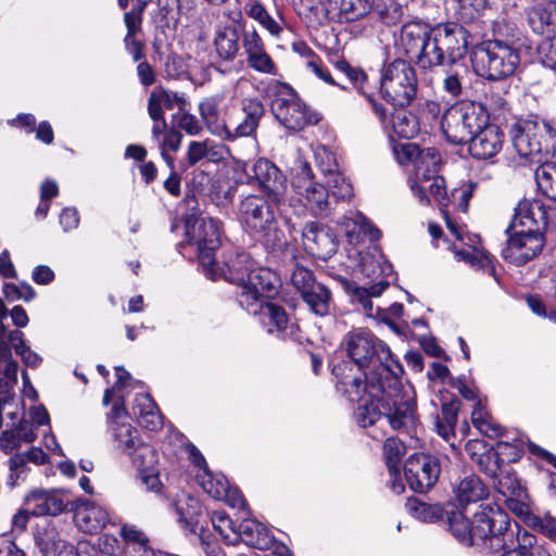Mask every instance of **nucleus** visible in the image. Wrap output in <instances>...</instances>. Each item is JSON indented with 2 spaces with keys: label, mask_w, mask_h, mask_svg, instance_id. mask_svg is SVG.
<instances>
[{
  "label": "nucleus",
  "mask_w": 556,
  "mask_h": 556,
  "mask_svg": "<svg viewBox=\"0 0 556 556\" xmlns=\"http://www.w3.org/2000/svg\"><path fill=\"white\" fill-rule=\"evenodd\" d=\"M189 244L194 245L205 276L212 280L224 277L239 287L238 302L242 308L258 315L269 333H280L288 326V316L281 306L271 302L279 287V279L268 268L256 267L245 253L237 254L220 268L214 254L220 244L219 223L208 216H190L185 222Z\"/></svg>",
  "instance_id": "obj_1"
},
{
  "label": "nucleus",
  "mask_w": 556,
  "mask_h": 556,
  "mask_svg": "<svg viewBox=\"0 0 556 556\" xmlns=\"http://www.w3.org/2000/svg\"><path fill=\"white\" fill-rule=\"evenodd\" d=\"M348 364L343 366H333L332 374L337 382V390L342 392L350 402H357L358 406L355 410V420L363 427L374 426L376 422H387L393 429L402 427H412L416 422V404L415 394L410 387L403 391V395L399 399L395 395L393 405L394 413L382 418L376 401L383 393H391L386 390L383 382L378 379L377 382L363 381V375L345 374Z\"/></svg>",
  "instance_id": "obj_2"
},
{
  "label": "nucleus",
  "mask_w": 556,
  "mask_h": 556,
  "mask_svg": "<svg viewBox=\"0 0 556 556\" xmlns=\"http://www.w3.org/2000/svg\"><path fill=\"white\" fill-rule=\"evenodd\" d=\"M394 155L399 163H413L414 173L408 178L410 190L421 204H429L430 199L440 206L442 216L450 232L463 241V230L448 215L445 207L450 203L445 180L438 174L440 166V155L433 148L420 150L417 144L412 142L397 143L393 147Z\"/></svg>",
  "instance_id": "obj_3"
},
{
  "label": "nucleus",
  "mask_w": 556,
  "mask_h": 556,
  "mask_svg": "<svg viewBox=\"0 0 556 556\" xmlns=\"http://www.w3.org/2000/svg\"><path fill=\"white\" fill-rule=\"evenodd\" d=\"M511 142L523 164H539L535 180L544 195L556 201V129L545 121L527 119L511 130Z\"/></svg>",
  "instance_id": "obj_4"
},
{
  "label": "nucleus",
  "mask_w": 556,
  "mask_h": 556,
  "mask_svg": "<svg viewBox=\"0 0 556 556\" xmlns=\"http://www.w3.org/2000/svg\"><path fill=\"white\" fill-rule=\"evenodd\" d=\"M343 344L356 369L349 362H342L336 366L348 364L345 374L363 375V381L368 380V372L365 368L379 375V379L391 375L394 379L403 372L401 364L393 358L390 349L372 333L364 328H357L349 331Z\"/></svg>",
  "instance_id": "obj_5"
},
{
  "label": "nucleus",
  "mask_w": 556,
  "mask_h": 556,
  "mask_svg": "<svg viewBox=\"0 0 556 556\" xmlns=\"http://www.w3.org/2000/svg\"><path fill=\"white\" fill-rule=\"evenodd\" d=\"M238 219L248 232L260 236L266 244L282 243L283 233L278 228L274 205L264 195L243 197L238 205Z\"/></svg>",
  "instance_id": "obj_6"
},
{
  "label": "nucleus",
  "mask_w": 556,
  "mask_h": 556,
  "mask_svg": "<svg viewBox=\"0 0 556 556\" xmlns=\"http://www.w3.org/2000/svg\"><path fill=\"white\" fill-rule=\"evenodd\" d=\"M521 56L518 47L498 40H486L477 49L475 72L489 80H502L516 74Z\"/></svg>",
  "instance_id": "obj_7"
},
{
  "label": "nucleus",
  "mask_w": 556,
  "mask_h": 556,
  "mask_svg": "<svg viewBox=\"0 0 556 556\" xmlns=\"http://www.w3.org/2000/svg\"><path fill=\"white\" fill-rule=\"evenodd\" d=\"M488 123L489 113L481 103L460 101L445 111L441 127L448 141L462 144L468 142Z\"/></svg>",
  "instance_id": "obj_8"
},
{
  "label": "nucleus",
  "mask_w": 556,
  "mask_h": 556,
  "mask_svg": "<svg viewBox=\"0 0 556 556\" xmlns=\"http://www.w3.org/2000/svg\"><path fill=\"white\" fill-rule=\"evenodd\" d=\"M486 522L493 526L485 544V548L492 552L513 549L519 554H530L536 543L535 536L528 530L517 527L514 531L510 528L508 515L502 508L495 509ZM482 526L488 525L483 521Z\"/></svg>",
  "instance_id": "obj_9"
},
{
  "label": "nucleus",
  "mask_w": 556,
  "mask_h": 556,
  "mask_svg": "<svg viewBox=\"0 0 556 556\" xmlns=\"http://www.w3.org/2000/svg\"><path fill=\"white\" fill-rule=\"evenodd\" d=\"M381 92L393 105L409 104L417 92V77L410 64L403 60L387 64L381 72Z\"/></svg>",
  "instance_id": "obj_10"
},
{
  "label": "nucleus",
  "mask_w": 556,
  "mask_h": 556,
  "mask_svg": "<svg viewBox=\"0 0 556 556\" xmlns=\"http://www.w3.org/2000/svg\"><path fill=\"white\" fill-rule=\"evenodd\" d=\"M291 186L313 215H324L330 210L329 190L315 179L307 162L301 159L295 161L291 168Z\"/></svg>",
  "instance_id": "obj_11"
},
{
  "label": "nucleus",
  "mask_w": 556,
  "mask_h": 556,
  "mask_svg": "<svg viewBox=\"0 0 556 556\" xmlns=\"http://www.w3.org/2000/svg\"><path fill=\"white\" fill-rule=\"evenodd\" d=\"M282 89L271 104L273 113L281 125L298 131L319 122L320 115L312 111L288 86Z\"/></svg>",
  "instance_id": "obj_12"
},
{
  "label": "nucleus",
  "mask_w": 556,
  "mask_h": 556,
  "mask_svg": "<svg viewBox=\"0 0 556 556\" xmlns=\"http://www.w3.org/2000/svg\"><path fill=\"white\" fill-rule=\"evenodd\" d=\"M500 509L496 505L481 506V510L475 514L472 521H469L462 511H452L448 517V528L452 534L465 545L482 544L485 547L486 541L492 532V523L483 521L491 519V515Z\"/></svg>",
  "instance_id": "obj_13"
},
{
  "label": "nucleus",
  "mask_w": 556,
  "mask_h": 556,
  "mask_svg": "<svg viewBox=\"0 0 556 556\" xmlns=\"http://www.w3.org/2000/svg\"><path fill=\"white\" fill-rule=\"evenodd\" d=\"M404 473L412 490L415 492H426L438 481L440 465L433 456L416 453L407 458Z\"/></svg>",
  "instance_id": "obj_14"
},
{
  "label": "nucleus",
  "mask_w": 556,
  "mask_h": 556,
  "mask_svg": "<svg viewBox=\"0 0 556 556\" xmlns=\"http://www.w3.org/2000/svg\"><path fill=\"white\" fill-rule=\"evenodd\" d=\"M508 240L502 250L506 261L516 265H522L535 257L544 247L542 233H530L522 230H510L507 232Z\"/></svg>",
  "instance_id": "obj_15"
},
{
  "label": "nucleus",
  "mask_w": 556,
  "mask_h": 556,
  "mask_svg": "<svg viewBox=\"0 0 556 556\" xmlns=\"http://www.w3.org/2000/svg\"><path fill=\"white\" fill-rule=\"evenodd\" d=\"M25 503L33 516L43 517L65 513L72 502L64 489H36L26 495Z\"/></svg>",
  "instance_id": "obj_16"
},
{
  "label": "nucleus",
  "mask_w": 556,
  "mask_h": 556,
  "mask_svg": "<svg viewBox=\"0 0 556 556\" xmlns=\"http://www.w3.org/2000/svg\"><path fill=\"white\" fill-rule=\"evenodd\" d=\"M318 167L326 178L329 194L338 200H346L353 195V186L339 169L334 155L325 148L315 152Z\"/></svg>",
  "instance_id": "obj_17"
},
{
  "label": "nucleus",
  "mask_w": 556,
  "mask_h": 556,
  "mask_svg": "<svg viewBox=\"0 0 556 556\" xmlns=\"http://www.w3.org/2000/svg\"><path fill=\"white\" fill-rule=\"evenodd\" d=\"M447 63L456 64L467 50L466 33L462 26L455 23L439 24L431 28Z\"/></svg>",
  "instance_id": "obj_18"
},
{
  "label": "nucleus",
  "mask_w": 556,
  "mask_h": 556,
  "mask_svg": "<svg viewBox=\"0 0 556 556\" xmlns=\"http://www.w3.org/2000/svg\"><path fill=\"white\" fill-rule=\"evenodd\" d=\"M303 245L305 250L318 258L327 260L336 253L338 248L337 237L332 230L318 223H307L302 230Z\"/></svg>",
  "instance_id": "obj_19"
},
{
  "label": "nucleus",
  "mask_w": 556,
  "mask_h": 556,
  "mask_svg": "<svg viewBox=\"0 0 556 556\" xmlns=\"http://www.w3.org/2000/svg\"><path fill=\"white\" fill-rule=\"evenodd\" d=\"M546 218V210L540 201L525 199L515 208L514 218L506 232L526 229V232L542 233Z\"/></svg>",
  "instance_id": "obj_20"
},
{
  "label": "nucleus",
  "mask_w": 556,
  "mask_h": 556,
  "mask_svg": "<svg viewBox=\"0 0 556 556\" xmlns=\"http://www.w3.org/2000/svg\"><path fill=\"white\" fill-rule=\"evenodd\" d=\"M110 430L116 443V447L123 453L131 454L132 450L142 441L136 428L127 421V413L123 403H115L111 413Z\"/></svg>",
  "instance_id": "obj_21"
},
{
  "label": "nucleus",
  "mask_w": 556,
  "mask_h": 556,
  "mask_svg": "<svg viewBox=\"0 0 556 556\" xmlns=\"http://www.w3.org/2000/svg\"><path fill=\"white\" fill-rule=\"evenodd\" d=\"M71 509L76 527L85 533H96L109 522L106 509L89 500L73 501Z\"/></svg>",
  "instance_id": "obj_22"
},
{
  "label": "nucleus",
  "mask_w": 556,
  "mask_h": 556,
  "mask_svg": "<svg viewBox=\"0 0 556 556\" xmlns=\"http://www.w3.org/2000/svg\"><path fill=\"white\" fill-rule=\"evenodd\" d=\"M242 47L247 54L248 65L257 73L276 76L278 68L271 56L266 52L263 39L253 29L245 31L242 38Z\"/></svg>",
  "instance_id": "obj_23"
},
{
  "label": "nucleus",
  "mask_w": 556,
  "mask_h": 556,
  "mask_svg": "<svg viewBox=\"0 0 556 556\" xmlns=\"http://www.w3.org/2000/svg\"><path fill=\"white\" fill-rule=\"evenodd\" d=\"M254 178L273 201L279 203L287 190V178L280 169L266 159H258L252 166Z\"/></svg>",
  "instance_id": "obj_24"
},
{
  "label": "nucleus",
  "mask_w": 556,
  "mask_h": 556,
  "mask_svg": "<svg viewBox=\"0 0 556 556\" xmlns=\"http://www.w3.org/2000/svg\"><path fill=\"white\" fill-rule=\"evenodd\" d=\"M186 450L190 460L197 467L195 477L199 480L204 492L216 500H222L227 495L228 481L222 475L214 476L206 466L205 459L200 451L192 444H188Z\"/></svg>",
  "instance_id": "obj_25"
},
{
  "label": "nucleus",
  "mask_w": 556,
  "mask_h": 556,
  "mask_svg": "<svg viewBox=\"0 0 556 556\" xmlns=\"http://www.w3.org/2000/svg\"><path fill=\"white\" fill-rule=\"evenodd\" d=\"M469 152L472 157L478 160H489L494 157L503 148L504 132L496 125H490L481 128L468 140Z\"/></svg>",
  "instance_id": "obj_26"
},
{
  "label": "nucleus",
  "mask_w": 556,
  "mask_h": 556,
  "mask_svg": "<svg viewBox=\"0 0 556 556\" xmlns=\"http://www.w3.org/2000/svg\"><path fill=\"white\" fill-rule=\"evenodd\" d=\"M242 118L240 122L228 121L229 137L226 140H235L239 137H250L256 131L260 121L264 115V105L257 99H244L242 101Z\"/></svg>",
  "instance_id": "obj_27"
},
{
  "label": "nucleus",
  "mask_w": 556,
  "mask_h": 556,
  "mask_svg": "<svg viewBox=\"0 0 556 556\" xmlns=\"http://www.w3.org/2000/svg\"><path fill=\"white\" fill-rule=\"evenodd\" d=\"M370 11V0H328L327 13L329 17L341 23L363 18Z\"/></svg>",
  "instance_id": "obj_28"
},
{
  "label": "nucleus",
  "mask_w": 556,
  "mask_h": 556,
  "mask_svg": "<svg viewBox=\"0 0 556 556\" xmlns=\"http://www.w3.org/2000/svg\"><path fill=\"white\" fill-rule=\"evenodd\" d=\"M341 225L350 244H356L365 237L377 241L381 236L380 230L358 212H350L343 217Z\"/></svg>",
  "instance_id": "obj_29"
},
{
  "label": "nucleus",
  "mask_w": 556,
  "mask_h": 556,
  "mask_svg": "<svg viewBox=\"0 0 556 556\" xmlns=\"http://www.w3.org/2000/svg\"><path fill=\"white\" fill-rule=\"evenodd\" d=\"M223 98L212 96L205 98L199 105V112L208 131L219 138L229 137L228 122L219 118V104Z\"/></svg>",
  "instance_id": "obj_30"
},
{
  "label": "nucleus",
  "mask_w": 556,
  "mask_h": 556,
  "mask_svg": "<svg viewBox=\"0 0 556 556\" xmlns=\"http://www.w3.org/2000/svg\"><path fill=\"white\" fill-rule=\"evenodd\" d=\"M132 415L138 424L150 430L155 431L162 428L163 419L156 404L149 394H138L132 406Z\"/></svg>",
  "instance_id": "obj_31"
},
{
  "label": "nucleus",
  "mask_w": 556,
  "mask_h": 556,
  "mask_svg": "<svg viewBox=\"0 0 556 556\" xmlns=\"http://www.w3.org/2000/svg\"><path fill=\"white\" fill-rule=\"evenodd\" d=\"M529 27L535 34H545L556 30V4L548 2L536 3L527 12Z\"/></svg>",
  "instance_id": "obj_32"
},
{
  "label": "nucleus",
  "mask_w": 556,
  "mask_h": 556,
  "mask_svg": "<svg viewBox=\"0 0 556 556\" xmlns=\"http://www.w3.org/2000/svg\"><path fill=\"white\" fill-rule=\"evenodd\" d=\"M239 540L258 549H267L273 544L268 529L255 519H244L238 528Z\"/></svg>",
  "instance_id": "obj_33"
},
{
  "label": "nucleus",
  "mask_w": 556,
  "mask_h": 556,
  "mask_svg": "<svg viewBox=\"0 0 556 556\" xmlns=\"http://www.w3.org/2000/svg\"><path fill=\"white\" fill-rule=\"evenodd\" d=\"M430 30L420 23H408L402 27L400 46L408 58L416 61Z\"/></svg>",
  "instance_id": "obj_34"
},
{
  "label": "nucleus",
  "mask_w": 556,
  "mask_h": 556,
  "mask_svg": "<svg viewBox=\"0 0 556 556\" xmlns=\"http://www.w3.org/2000/svg\"><path fill=\"white\" fill-rule=\"evenodd\" d=\"M456 500L462 505L476 503L488 497L489 489L482 480L475 475L462 479L454 490Z\"/></svg>",
  "instance_id": "obj_35"
},
{
  "label": "nucleus",
  "mask_w": 556,
  "mask_h": 556,
  "mask_svg": "<svg viewBox=\"0 0 556 556\" xmlns=\"http://www.w3.org/2000/svg\"><path fill=\"white\" fill-rule=\"evenodd\" d=\"M182 104L184 99L176 92L163 87H155L149 97L148 113L151 118H160L164 115V109L172 110L175 106L180 108Z\"/></svg>",
  "instance_id": "obj_36"
},
{
  "label": "nucleus",
  "mask_w": 556,
  "mask_h": 556,
  "mask_svg": "<svg viewBox=\"0 0 556 556\" xmlns=\"http://www.w3.org/2000/svg\"><path fill=\"white\" fill-rule=\"evenodd\" d=\"M419 53L416 64L421 68H432L434 66L444 65L446 62L437 40L430 29Z\"/></svg>",
  "instance_id": "obj_37"
},
{
  "label": "nucleus",
  "mask_w": 556,
  "mask_h": 556,
  "mask_svg": "<svg viewBox=\"0 0 556 556\" xmlns=\"http://www.w3.org/2000/svg\"><path fill=\"white\" fill-rule=\"evenodd\" d=\"M453 252L458 261H464L471 266L486 269L490 275H494L495 268L492 258L485 251L471 247L458 249L454 245Z\"/></svg>",
  "instance_id": "obj_38"
},
{
  "label": "nucleus",
  "mask_w": 556,
  "mask_h": 556,
  "mask_svg": "<svg viewBox=\"0 0 556 556\" xmlns=\"http://www.w3.org/2000/svg\"><path fill=\"white\" fill-rule=\"evenodd\" d=\"M405 507L413 517L424 522H435L443 516V509L439 504H429L417 498H409Z\"/></svg>",
  "instance_id": "obj_39"
},
{
  "label": "nucleus",
  "mask_w": 556,
  "mask_h": 556,
  "mask_svg": "<svg viewBox=\"0 0 556 556\" xmlns=\"http://www.w3.org/2000/svg\"><path fill=\"white\" fill-rule=\"evenodd\" d=\"M471 422L484 435L496 437L501 433L500 426L490 416L481 400L475 404L471 412Z\"/></svg>",
  "instance_id": "obj_40"
},
{
  "label": "nucleus",
  "mask_w": 556,
  "mask_h": 556,
  "mask_svg": "<svg viewBox=\"0 0 556 556\" xmlns=\"http://www.w3.org/2000/svg\"><path fill=\"white\" fill-rule=\"evenodd\" d=\"M493 475L497 479L495 486L505 498H511V496L528 497L526 489L510 470L500 469L498 473L494 472Z\"/></svg>",
  "instance_id": "obj_41"
},
{
  "label": "nucleus",
  "mask_w": 556,
  "mask_h": 556,
  "mask_svg": "<svg viewBox=\"0 0 556 556\" xmlns=\"http://www.w3.org/2000/svg\"><path fill=\"white\" fill-rule=\"evenodd\" d=\"M392 128L397 137L404 139H410L419 131L416 116L404 110L394 112L392 116Z\"/></svg>",
  "instance_id": "obj_42"
},
{
  "label": "nucleus",
  "mask_w": 556,
  "mask_h": 556,
  "mask_svg": "<svg viewBox=\"0 0 556 556\" xmlns=\"http://www.w3.org/2000/svg\"><path fill=\"white\" fill-rule=\"evenodd\" d=\"M302 298L315 314L324 316L328 313L331 294L324 285L316 283Z\"/></svg>",
  "instance_id": "obj_43"
},
{
  "label": "nucleus",
  "mask_w": 556,
  "mask_h": 556,
  "mask_svg": "<svg viewBox=\"0 0 556 556\" xmlns=\"http://www.w3.org/2000/svg\"><path fill=\"white\" fill-rule=\"evenodd\" d=\"M127 455L130 457L131 463L137 468L138 472L153 470V468H156L157 454L149 444L141 442L135 447V450H132L131 454Z\"/></svg>",
  "instance_id": "obj_44"
},
{
  "label": "nucleus",
  "mask_w": 556,
  "mask_h": 556,
  "mask_svg": "<svg viewBox=\"0 0 556 556\" xmlns=\"http://www.w3.org/2000/svg\"><path fill=\"white\" fill-rule=\"evenodd\" d=\"M176 510L181 522L192 526L201 514L202 507L195 497L182 493L176 501Z\"/></svg>",
  "instance_id": "obj_45"
},
{
  "label": "nucleus",
  "mask_w": 556,
  "mask_h": 556,
  "mask_svg": "<svg viewBox=\"0 0 556 556\" xmlns=\"http://www.w3.org/2000/svg\"><path fill=\"white\" fill-rule=\"evenodd\" d=\"M214 529L228 544H235L239 541L238 529L235 527L230 517L224 513L216 510L211 517Z\"/></svg>",
  "instance_id": "obj_46"
},
{
  "label": "nucleus",
  "mask_w": 556,
  "mask_h": 556,
  "mask_svg": "<svg viewBox=\"0 0 556 556\" xmlns=\"http://www.w3.org/2000/svg\"><path fill=\"white\" fill-rule=\"evenodd\" d=\"M215 47L218 55L231 60L238 52V35L233 29H224L215 37Z\"/></svg>",
  "instance_id": "obj_47"
},
{
  "label": "nucleus",
  "mask_w": 556,
  "mask_h": 556,
  "mask_svg": "<svg viewBox=\"0 0 556 556\" xmlns=\"http://www.w3.org/2000/svg\"><path fill=\"white\" fill-rule=\"evenodd\" d=\"M494 38L505 43L514 45L520 49V30L516 24L507 21H498L493 28Z\"/></svg>",
  "instance_id": "obj_48"
},
{
  "label": "nucleus",
  "mask_w": 556,
  "mask_h": 556,
  "mask_svg": "<svg viewBox=\"0 0 556 556\" xmlns=\"http://www.w3.org/2000/svg\"><path fill=\"white\" fill-rule=\"evenodd\" d=\"M468 75V70L463 64H455V67L446 75L443 80V88L453 97L462 93L463 84Z\"/></svg>",
  "instance_id": "obj_49"
},
{
  "label": "nucleus",
  "mask_w": 556,
  "mask_h": 556,
  "mask_svg": "<svg viewBox=\"0 0 556 556\" xmlns=\"http://www.w3.org/2000/svg\"><path fill=\"white\" fill-rule=\"evenodd\" d=\"M119 534L125 542L124 551L126 555L128 554L129 549H136L140 546H143V544L149 543L146 534L135 526L124 525L121 528Z\"/></svg>",
  "instance_id": "obj_50"
},
{
  "label": "nucleus",
  "mask_w": 556,
  "mask_h": 556,
  "mask_svg": "<svg viewBox=\"0 0 556 556\" xmlns=\"http://www.w3.org/2000/svg\"><path fill=\"white\" fill-rule=\"evenodd\" d=\"M383 452L388 468L393 470L394 466H399L400 460L405 453V445L397 438H388L383 445Z\"/></svg>",
  "instance_id": "obj_51"
},
{
  "label": "nucleus",
  "mask_w": 556,
  "mask_h": 556,
  "mask_svg": "<svg viewBox=\"0 0 556 556\" xmlns=\"http://www.w3.org/2000/svg\"><path fill=\"white\" fill-rule=\"evenodd\" d=\"M291 283L303 296L305 292L312 289L317 282L309 269L303 266H296L291 275Z\"/></svg>",
  "instance_id": "obj_52"
},
{
  "label": "nucleus",
  "mask_w": 556,
  "mask_h": 556,
  "mask_svg": "<svg viewBox=\"0 0 556 556\" xmlns=\"http://www.w3.org/2000/svg\"><path fill=\"white\" fill-rule=\"evenodd\" d=\"M3 293L9 301L23 300L28 302L36 295L33 287L26 282H21L18 285L5 283L3 286Z\"/></svg>",
  "instance_id": "obj_53"
},
{
  "label": "nucleus",
  "mask_w": 556,
  "mask_h": 556,
  "mask_svg": "<svg viewBox=\"0 0 556 556\" xmlns=\"http://www.w3.org/2000/svg\"><path fill=\"white\" fill-rule=\"evenodd\" d=\"M539 54L544 66L556 70V36L541 42Z\"/></svg>",
  "instance_id": "obj_54"
},
{
  "label": "nucleus",
  "mask_w": 556,
  "mask_h": 556,
  "mask_svg": "<svg viewBox=\"0 0 556 556\" xmlns=\"http://www.w3.org/2000/svg\"><path fill=\"white\" fill-rule=\"evenodd\" d=\"M142 11L143 5L140 4L137 9L134 8L124 14V22L127 28L126 36L132 37L141 31Z\"/></svg>",
  "instance_id": "obj_55"
},
{
  "label": "nucleus",
  "mask_w": 556,
  "mask_h": 556,
  "mask_svg": "<svg viewBox=\"0 0 556 556\" xmlns=\"http://www.w3.org/2000/svg\"><path fill=\"white\" fill-rule=\"evenodd\" d=\"M208 141H191L187 150V161L189 165H195L208 155Z\"/></svg>",
  "instance_id": "obj_56"
},
{
  "label": "nucleus",
  "mask_w": 556,
  "mask_h": 556,
  "mask_svg": "<svg viewBox=\"0 0 556 556\" xmlns=\"http://www.w3.org/2000/svg\"><path fill=\"white\" fill-rule=\"evenodd\" d=\"M532 526L541 533L556 542V519L549 515L533 517Z\"/></svg>",
  "instance_id": "obj_57"
},
{
  "label": "nucleus",
  "mask_w": 556,
  "mask_h": 556,
  "mask_svg": "<svg viewBox=\"0 0 556 556\" xmlns=\"http://www.w3.org/2000/svg\"><path fill=\"white\" fill-rule=\"evenodd\" d=\"M309 53L312 54V58L306 62L307 70H309L320 80L330 85H334L336 83L333 81L328 70L323 65L321 61L311 51Z\"/></svg>",
  "instance_id": "obj_58"
},
{
  "label": "nucleus",
  "mask_w": 556,
  "mask_h": 556,
  "mask_svg": "<svg viewBox=\"0 0 556 556\" xmlns=\"http://www.w3.org/2000/svg\"><path fill=\"white\" fill-rule=\"evenodd\" d=\"M181 139L180 132L175 129H168L156 142L160 150L177 151L180 148Z\"/></svg>",
  "instance_id": "obj_59"
},
{
  "label": "nucleus",
  "mask_w": 556,
  "mask_h": 556,
  "mask_svg": "<svg viewBox=\"0 0 556 556\" xmlns=\"http://www.w3.org/2000/svg\"><path fill=\"white\" fill-rule=\"evenodd\" d=\"M496 456L502 457L503 462H515L520 457V451L513 444L500 441L496 444Z\"/></svg>",
  "instance_id": "obj_60"
},
{
  "label": "nucleus",
  "mask_w": 556,
  "mask_h": 556,
  "mask_svg": "<svg viewBox=\"0 0 556 556\" xmlns=\"http://www.w3.org/2000/svg\"><path fill=\"white\" fill-rule=\"evenodd\" d=\"M43 556H74L73 546L65 541L56 540L45 548Z\"/></svg>",
  "instance_id": "obj_61"
},
{
  "label": "nucleus",
  "mask_w": 556,
  "mask_h": 556,
  "mask_svg": "<svg viewBox=\"0 0 556 556\" xmlns=\"http://www.w3.org/2000/svg\"><path fill=\"white\" fill-rule=\"evenodd\" d=\"M178 126L190 136H195L202 130L198 118L189 113H184L178 121Z\"/></svg>",
  "instance_id": "obj_62"
},
{
  "label": "nucleus",
  "mask_w": 556,
  "mask_h": 556,
  "mask_svg": "<svg viewBox=\"0 0 556 556\" xmlns=\"http://www.w3.org/2000/svg\"><path fill=\"white\" fill-rule=\"evenodd\" d=\"M244 12L248 16L260 24L269 15L265 7L257 0H250L247 2L244 5Z\"/></svg>",
  "instance_id": "obj_63"
},
{
  "label": "nucleus",
  "mask_w": 556,
  "mask_h": 556,
  "mask_svg": "<svg viewBox=\"0 0 556 556\" xmlns=\"http://www.w3.org/2000/svg\"><path fill=\"white\" fill-rule=\"evenodd\" d=\"M0 556H26L8 534L0 535Z\"/></svg>",
  "instance_id": "obj_64"
}]
</instances>
